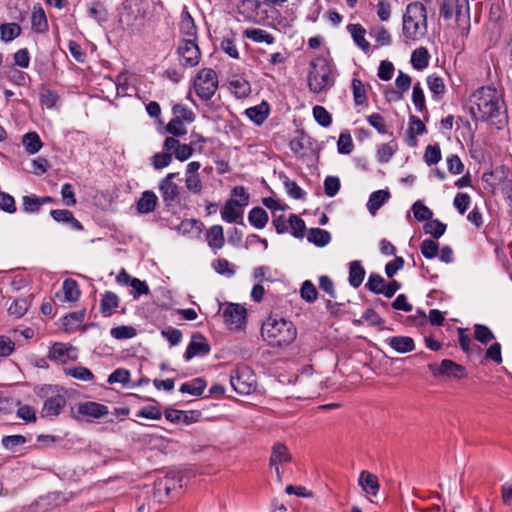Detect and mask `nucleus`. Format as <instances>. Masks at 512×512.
Returning <instances> with one entry per match:
<instances>
[{"label":"nucleus","instance_id":"423d86ee","mask_svg":"<svg viewBox=\"0 0 512 512\" xmlns=\"http://www.w3.org/2000/svg\"><path fill=\"white\" fill-rule=\"evenodd\" d=\"M454 2L456 3V23L460 29L468 33L470 28V11L468 0H442L440 15L448 20L452 17Z\"/></svg>","mask_w":512,"mask_h":512},{"label":"nucleus","instance_id":"9b49d317","mask_svg":"<svg viewBox=\"0 0 512 512\" xmlns=\"http://www.w3.org/2000/svg\"><path fill=\"white\" fill-rule=\"evenodd\" d=\"M48 358L51 361L66 364L70 361L77 360L78 352L77 349L70 344L56 342L51 346L48 352Z\"/></svg>","mask_w":512,"mask_h":512},{"label":"nucleus","instance_id":"dca6fc26","mask_svg":"<svg viewBox=\"0 0 512 512\" xmlns=\"http://www.w3.org/2000/svg\"><path fill=\"white\" fill-rule=\"evenodd\" d=\"M65 405L66 399L63 395H54L44 402L42 415L45 417H55L60 414Z\"/></svg>","mask_w":512,"mask_h":512},{"label":"nucleus","instance_id":"49530a36","mask_svg":"<svg viewBox=\"0 0 512 512\" xmlns=\"http://www.w3.org/2000/svg\"><path fill=\"white\" fill-rule=\"evenodd\" d=\"M137 331L132 326L121 325L111 330V335L118 340L131 339L135 337Z\"/></svg>","mask_w":512,"mask_h":512},{"label":"nucleus","instance_id":"c85d7f7f","mask_svg":"<svg viewBox=\"0 0 512 512\" xmlns=\"http://www.w3.org/2000/svg\"><path fill=\"white\" fill-rule=\"evenodd\" d=\"M268 112V105L266 103H262L260 105L248 108L245 113L251 121L257 125H260L267 118Z\"/></svg>","mask_w":512,"mask_h":512},{"label":"nucleus","instance_id":"2f4dec72","mask_svg":"<svg viewBox=\"0 0 512 512\" xmlns=\"http://www.w3.org/2000/svg\"><path fill=\"white\" fill-rule=\"evenodd\" d=\"M180 31L183 35L196 39V26L190 13L185 9L181 15Z\"/></svg>","mask_w":512,"mask_h":512},{"label":"nucleus","instance_id":"39448f33","mask_svg":"<svg viewBox=\"0 0 512 512\" xmlns=\"http://www.w3.org/2000/svg\"><path fill=\"white\" fill-rule=\"evenodd\" d=\"M331 85V67L328 62L323 58L314 60L308 76L309 89L314 93H320Z\"/></svg>","mask_w":512,"mask_h":512},{"label":"nucleus","instance_id":"0e129e2a","mask_svg":"<svg viewBox=\"0 0 512 512\" xmlns=\"http://www.w3.org/2000/svg\"><path fill=\"white\" fill-rule=\"evenodd\" d=\"M412 102H413L415 108L420 112H422L423 109L425 108V96H424V92H423L422 88L420 87L419 83H417L413 87Z\"/></svg>","mask_w":512,"mask_h":512},{"label":"nucleus","instance_id":"bf43d9fd","mask_svg":"<svg viewBox=\"0 0 512 512\" xmlns=\"http://www.w3.org/2000/svg\"><path fill=\"white\" fill-rule=\"evenodd\" d=\"M385 284V280L380 275L371 274L369 276L366 286L368 287L369 290L377 294H382V292L384 291Z\"/></svg>","mask_w":512,"mask_h":512},{"label":"nucleus","instance_id":"f3484780","mask_svg":"<svg viewBox=\"0 0 512 512\" xmlns=\"http://www.w3.org/2000/svg\"><path fill=\"white\" fill-rule=\"evenodd\" d=\"M358 484L366 494L372 496H376L378 494L380 487L378 478L369 471L363 470L360 472Z\"/></svg>","mask_w":512,"mask_h":512},{"label":"nucleus","instance_id":"4d7b16f0","mask_svg":"<svg viewBox=\"0 0 512 512\" xmlns=\"http://www.w3.org/2000/svg\"><path fill=\"white\" fill-rule=\"evenodd\" d=\"M313 116L317 123L323 127H328L331 124V115L322 106H315L313 108Z\"/></svg>","mask_w":512,"mask_h":512},{"label":"nucleus","instance_id":"338daca9","mask_svg":"<svg viewBox=\"0 0 512 512\" xmlns=\"http://www.w3.org/2000/svg\"><path fill=\"white\" fill-rule=\"evenodd\" d=\"M340 188V180L334 176H328L324 181L325 194L329 197L335 196Z\"/></svg>","mask_w":512,"mask_h":512},{"label":"nucleus","instance_id":"4c0bfd02","mask_svg":"<svg viewBox=\"0 0 512 512\" xmlns=\"http://www.w3.org/2000/svg\"><path fill=\"white\" fill-rule=\"evenodd\" d=\"M22 143L29 154L37 153L41 147L42 142L36 132H29L23 136Z\"/></svg>","mask_w":512,"mask_h":512},{"label":"nucleus","instance_id":"a211bd4d","mask_svg":"<svg viewBox=\"0 0 512 512\" xmlns=\"http://www.w3.org/2000/svg\"><path fill=\"white\" fill-rule=\"evenodd\" d=\"M80 290L78 284L73 279H66L62 285V292L56 293V298L59 301L75 302L79 299Z\"/></svg>","mask_w":512,"mask_h":512},{"label":"nucleus","instance_id":"e2e57ef3","mask_svg":"<svg viewBox=\"0 0 512 512\" xmlns=\"http://www.w3.org/2000/svg\"><path fill=\"white\" fill-rule=\"evenodd\" d=\"M289 226L292 230V234L295 237H301L303 236L304 230H305V223L304 221L298 217L295 214L290 215L289 217Z\"/></svg>","mask_w":512,"mask_h":512},{"label":"nucleus","instance_id":"ddd939ff","mask_svg":"<svg viewBox=\"0 0 512 512\" xmlns=\"http://www.w3.org/2000/svg\"><path fill=\"white\" fill-rule=\"evenodd\" d=\"M210 351V345L205 337L200 334H194L191 338L190 344L185 352V359L190 360L196 356H203Z\"/></svg>","mask_w":512,"mask_h":512},{"label":"nucleus","instance_id":"6e6d98bb","mask_svg":"<svg viewBox=\"0 0 512 512\" xmlns=\"http://www.w3.org/2000/svg\"><path fill=\"white\" fill-rule=\"evenodd\" d=\"M424 160L428 165H433L441 160V150L439 145H429L424 154Z\"/></svg>","mask_w":512,"mask_h":512},{"label":"nucleus","instance_id":"f8f14e48","mask_svg":"<svg viewBox=\"0 0 512 512\" xmlns=\"http://www.w3.org/2000/svg\"><path fill=\"white\" fill-rule=\"evenodd\" d=\"M241 204L230 199L226 201L221 210V218L228 223H243V214L245 208V198H242Z\"/></svg>","mask_w":512,"mask_h":512},{"label":"nucleus","instance_id":"774afa93","mask_svg":"<svg viewBox=\"0 0 512 512\" xmlns=\"http://www.w3.org/2000/svg\"><path fill=\"white\" fill-rule=\"evenodd\" d=\"M172 161L170 153H156L152 157V165L155 169H163L167 167Z\"/></svg>","mask_w":512,"mask_h":512},{"label":"nucleus","instance_id":"09e8293b","mask_svg":"<svg viewBox=\"0 0 512 512\" xmlns=\"http://www.w3.org/2000/svg\"><path fill=\"white\" fill-rule=\"evenodd\" d=\"M88 15L99 24L106 22L108 18L107 10L100 3H94L91 7H89Z\"/></svg>","mask_w":512,"mask_h":512},{"label":"nucleus","instance_id":"052dcab7","mask_svg":"<svg viewBox=\"0 0 512 512\" xmlns=\"http://www.w3.org/2000/svg\"><path fill=\"white\" fill-rule=\"evenodd\" d=\"M26 439L22 435H9L2 439V445L10 451H15V448L23 445Z\"/></svg>","mask_w":512,"mask_h":512},{"label":"nucleus","instance_id":"c9c22d12","mask_svg":"<svg viewBox=\"0 0 512 512\" xmlns=\"http://www.w3.org/2000/svg\"><path fill=\"white\" fill-rule=\"evenodd\" d=\"M231 92L237 98H244L251 92L250 84L243 78H236L229 83Z\"/></svg>","mask_w":512,"mask_h":512},{"label":"nucleus","instance_id":"8fccbe9b","mask_svg":"<svg viewBox=\"0 0 512 512\" xmlns=\"http://www.w3.org/2000/svg\"><path fill=\"white\" fill-rule=\"evenodd\" d=\"M412 211H413L414 217L418 221L430 220L433 216L432 211L420 201H416L413 204Z\"/></svg>","mask_w":512,"mask_h":512},{"label":"nucleus","instance_id":"f257e3e1","mask_svg":"<svg viewBox=\"0 0 512 512\" xmlns=\"http://www.w3.org/2000/svg\"><path fill=\"white\" fill-rule=\"evenodd\" d=\"M501 93L492 87H481L470 97V111L476 120L487 121L501 114L503 109Z\"/></svg>","mask_w":512,"mask_h":512},{"label":"nucleus","instance_id":"5701e85b","mask_svg":"<svg viewBox=\"0 0 512 512\" xmlns=\"http://www.w3.org/2000/svg\"><path fill=\"white\" fill-rule=\"evenodd\" d=\"M291 454L288 448L282 443H276L272 447L270 465H280L291 461Z\"/></svg>","mask_w":512,"mask_h":512},{"label":"nucleus","instance_id":"7ed1b4c3","mask_svg":"<svg viewBox=\"0 0 512 512\" xmlns=\"http://www.w3.org/2000/svg\"><path fill=\"white\" fill-rule=\"evenodd\" d=\"M261 334L269 345L284 347L296 339L297 329L293 322H262Z\"/></svg>","mask_w":512,"mask_h":512},{"label":"nucleus","instance_id":"13d9d810","mask_svg":"<svg viewBox=\"0 0 512 512\" xmlns=\"http://www.w3.org/2000/svg\"><path fill=\"white\" fill-rule=\"evenodd\" d=\"M185 186L187 190L193 194H199L203 189V183L199 175L186 176Z\"/></svg>","mask_w":512,"mask_h":512},{"label":"nucleus","instance_id":"5fc2aeb1","mask_svg":"<svg viewBox=\"0 0 512 512\" xmlns=\"http://www.w3.org/2000/svg\"><path fill=\"white\" fill-rule=\"evenodd\" d=\"M421 253L425 258L433 259L438 254V243L431 240V239H425L421 243Z\"/></svg>","mask_w":512,"mask_h":512},{"label":"nucleus","instance_id":"58836bf2","mask_svg":"<svg viewBox=\"0 0 512 512\" xmlns=\"http://www.w3.org/2000/svg\"><path fill=\"white\" fill-rule=\"evenodd\" d=\"M118 296L113 292H106L101 300V311L104 317H109L112 311L118 307Z\"/></svg>","mask_w":512,"mask_h":512},{"label":"nucleus","instance_id":"bb28decb","mask_svg":"<svg viewBox=\"0 0 512 512\" xmlns=\"http://www.w3.org/2000/svg\"><path fill=\"white\" fill-rule=\"evenodd\" d=\"M222 317L225 320H245L246 308L240 304H227L222 310Z\"/></svg>","mask_w":512,"mask_h":512},{"label":"nucleus","instance_id":"f03ea898","mask_svg":"<svg viewBox=\"0 0 512 512\" xmlns=\"http://www.w3.org/2000/svg\"><path fill=\"white\" fill-rule=\"evenodd\" d=\"M427 11L420 2L410 3L403 15V36L408 41H419L427 33Z\"/></svg>","mask_w":512,"mask_h":512},{"label":"nucleus","instance_id":"69168bd1","mask_svg":"<svg viewBox=\"0 0 512 512\" xmlns=\"http://www.w3.org/2000/svg\"><path fill=\"white\" fill-rule=\"evenodd\" d=\"M166 130L175 137L182 136L187 133V129L183 122L176 118H173L169 121L166 126Z\"/></svg>","mask_w":512,"mask_h":512},{"label":"nucleus","instance_id":"c03bdc74","mask_svg":"<svg viewBox=\"0 0 512 512\" xmlns=\"http://www.w3.org/2000/svg\"><path fill=\"white\" fill-rule=\"evenodd\" d=\"M29 303L25 298L16 299L8 308V312L15 318H21L27 312Z\"/></svg>","mask_w":512,"mask_h":512},{"label":"nucleus","instance_id":"a878e982","mask_svg":"<svg viewBox=\"0 0 512 512\" xmlns=\"http://www.w3.org/2000/svg\"><path fill=\"white\" fill-rule=\"evenodd\" d=\"M32 29L37 33H42L47 30L48 23L45 12L41 6H34L31 15Z\"/></svg>","mask_w":512,"mask_h":512},{"label":"nucleus","instance_id":"a19ab883","mask_svg":"<svg viewBox=\"0 0 512 512\" xmlns=\"http://www.w3.org/2000/svg\"><path fill=\"white\" fill-rule=\"evenodd\" d=\"M206 387L205 381L201 378H196L190 382L184 383L180 387L182 393H189L194 396L202 394Z\"/></svg>","mask_w":512,"mask_h":512},{"label":"nucleus","instance_id":"1a4fd4ad","mask_svg":"<svg viewBox=\"0 0 512 512\" xmlns=\"http://www.w3.org/2000/svg\"><path fill=\"white\" fill-rule=\"evenodd\" d=\"M176 176V173H169L159 183L161 197L168 207L178 204L180 201V188L173 181Z\"/></svg>","mask_w":512,"mask_h":512},{"label":"nucleus","instance_id":"c756f323","mask_svg":"<svg viewBox=\"0 0 512 512\" xmlns=\"http://www.w3.org/2000/svg\"><path fill=\"white\" fill-rule=\"evenodd\" d=\"M307 239L318 247H324L330 242L331 236L330 233L324 229L311 228L308 232Z\"/></svg>","mask_w":512,"mask_h":512},{"label":"nucleus","instance_id":"9d476101","mask_svg":"<svg viewBox=\"0 0 512 512\" xmlns=\"http://www.w3.org/2000/svg\"><path fill=\"white\" fill-rule=\"evenodd\" d=\"M181 64L186 67L196 66L201 57L200 49L195 39H184L178 47Z\"/></svg>","mask_w":512,"mask_h":512},{"label":"nucleus","instance_id":"b1692460","mask_svg":"<svg viewBox=\"0 0 512 512\" xmlns=\"http://www.w3.org/2000/svg\"><path fill=\"white\" fill-rule=\"evenodd\" d=\"M390 198V193L386 190H377L373 192L368 200L367 208L372 215L384 205Z\"/></svg>","mask_w":512,"mask_h":512},{"label":"nucleus","instance_id":"72a5a7b5","mask_svg":"<svg viewBox=\"0 0 512 512\" xmlns=\"http://www.w3.org/2000/svg\"><path fill=\"white\" fill-rule=\"evenodd\" d=\"M64 374L70 376L74 379L89 382L93 381L94 375L93 373L86 367L83 366H75L71 368H64Z\"/></svg>","mask_w":512,"mask_h":512},{"label":"nucleus","instance_id":"4468645a","mask_svg":"<svg viewBox=\"0 0 512 512\" xmlns=\"http://www.w3.org/2000/svg\"><path fill=\"white\" fill-rule=\"evenodd\" d=\"M165 418L172 423H183L185 425H190L199 420L200 413L198 411H181L168 409L165 411Z\"/></svg>","mask_w":512,"mask_h":512},{"label":"nucleus","instance_id":"2eb2a0df","mask_svg":"<svg viewBox=\"0 0 512 512\" xmlns=\"http://www.w3.org/2000/svg\"><path fill=\"white\" fill-rule=\"evenodd\" d=\"M77 411L82 416L95 419L101 418L108 414L107 406L91 401L80 403L77 407Z\"/></svg>","mask_w":512,"mask_h":512},{"label":"nucleus","instance_id":"cd10ccee","mask_svg":"<svg viewBox=\"0 0 512 512\" xmlns=\"http://www.w3.org/2000/svg\"><path fill=\"white\" fill-rule=\"evenodd\" d=\"M157 196L152 191H145L137 202V209L140 213L146 214L154 210L157 204Z\"/></svg>","mask_w":512,"mask_h":512},{"label":"nucleus","instance_id":"79ce46f5","mask_svg":"<svg viewBox=\"0 0 512 512\" xmlns=\"http://www.w3.org/2000/svg\"><path fill=\"white\" fill-rule=\"evenodd\" d=\"M352 91L355 104L357 106L363 105L367 101L366 89L362 81L359 79L352 80Z\"/></svg>","mask_w":512,"mask_h":512},{"label":"nucleus","instance_id":"de8ad7c7","mask_svg":"<svg viewBox=\"0 0 512 512\" xmlns=\"http://www.w3.org/2000/svg\"><path fill=\"white\" fill-rule=\"evenodd\" d=\"M427 84L429 87V90L434 94V96H442L445 93L446 87L444 84V81L441 77L438 76H428L427 77Z\"/></svg>","mask_w":512,"mask_h":512},{"label":"nucleus","instance_id":"7c9ffc66","mask_svg":"<svg viewBox=\"0 0 512 512\" xmlns=\"http://www.w3.org/2000/svg\"><path fill=\"white\" fill-rule=\"evenodd\" d=\"M244 35L248 39L257 43H266L270 45L274 42V37L271 34L259 28L246 29L244 31Z\"/></svg>","mask_w":512,"mask_h":512},{"label":"nucleus","instance_id":"864d4df0","mask_svg":"<svg viewBox=\"0 0 512 512\" xmlns=\"http://www.w3.org/2000/svg\"><path fill=\"white\" fill-rule=\"evenodd\" d=\"M352 137L348 133H341L337 142L338 152L341 154H350L353 150Z\"/></svg>","mask_w":512,"mask_h":512},{"label":"nucleus","instance_id":"37998d69","mask_svg":"<svg viewBox=\"0 0 512 512\" xmlns=\"http://www.w3.org/2000/svg\"><path fill=\"white\" fill-rule=\"evenodd\" d=\"M172 111L174 118L182 122L185 121L187 123H192L195 120V114L193 111L182 104L174 105Z\"/></svg>","mask_w":512,"mask_h":512},{"label":"nucleus","instance_id":"603ef678","mask_svg":"<svg viewBox=\"0 0 512 512\" xmlns=\"http://www.w3.org/2000/svg\"><path fill=\"white\" fill-rule=\"evenodd\" d=\"M130 380V372L124 368H118L108 377L109 384L120 383L126 385Z\"/></svg>","mask_w":512,"mask_h":512},{"label":"nucleus","instance_id":"680f3d73","mask_svg":"<svg viewBox=\"0 0 512 512\" xmlns=\"http://www.w3.org/2000/svg\"><path fill=\"white\" fill-rule=\"evenodd\" d=\"M395 150H396L395 143L391 142V143L383 144L378 149V152H377L379 161L383 162V163L388 162L391 159V157L394 155Z\"/></svg>","mask_w":512,"mask_h":512},{"label":"nucleus","instance_id":"3c124183","mask_svg":"<svg viewBox=\"0 0 512 512\" xmlns=\"http://www.w3.org/2000/svg\"><path fill=\"white\" fill-rule=\"evenodd\" d=\"M474 336L483 344H487L494 339V334L492 331L487 326L482 324H475Z\"/></svg>","mask_w":512,"mask_h":512},{"label":"nucleus","instance_id":"393cba45","mask_svg":"<svg viewBox=\"0 0 512 512\" xmlns=\"http://www.w3.org/2000/svg\"><path fill=\"white\" fill-rule=\"evenodd\" d=\"M369 35L375 40L377 47L389 46L392 43V37L389 31L382 25L371 27Z\"/></svg>","mask_w":512,"mask_h":512},{"label":"nucleus","instance_id":"6e6552de","mask_svg":"<svg viewBox=\"0 0 512 512\" xmlns=\"http://www.w3.org/2000/svg\"><path fill=\"white\" fill-rule=\"evenodd\" d=\"M230 383L233 389L242 395L252 393L257 386L256 376L247 366L237 367L231 373Z\"/></svg>","mask_w":512,"mask_h":512},{"label":"nucleus","instance_id":"412c9836","mask_svg":"<svg viewBox=\"0 0 512 512\" xmlns=\"http://www.w3.org/2000/svg\"><path fill=\"white\" fill-rule=\"evenodd\" d=\"M385 342L398 353H407L415 349L414 340L408 336H392Z\"/></svg>","mask_w":512,"mask_h":512},{"label":"nucleus","instance_id":"473e14b6","mask_svg":"<svg viewBox=\"0 0 512 512\" xmlns=\"http://www.w3.org/2000/svg\"><path fill=\"white\" fill-rule=\"evenodd\" d=\"M365 277V270L361 266L360 262L353 261L350 263V269H349V283L354 288L359 287Z\"/></svg>","mask_w":512,"mask_h":512},{"label":"nucleus","instance_id":"20e7f679","mask_svg":"<svg viewBox=\"0 0 512 512\" xmlns=\"http://www.w3.org/2000/svg\"><path fill=\"white\" fill-rule=\"evenodd\" d=\"M151 0H126L120 20L122 23L139 30L144 26L149 13Z\"/></svg>","mask_w":512,"mask_h":512},{"label":"nucleus","instance_id":"0eeeda50","mask_svg":"<svg viewBox=\"0 0 512 512\" xmlns=\"http://www.w3.org/2000/svg\"><path fill=\"white\" fill-rule=\"evenodd\" d=\"M218 88V79L215 71L211 68H204L194 79L196 94L204 101L210 100Z\"/></svg>","mask_w":512,"mask_h":512},{"label":"nucleus","instance_id":"aec40b11","mask_svg":"<svg viewBox=\"0 0 512 512\" xmlns=\"http://www.w3.org/2000/svg\"><path fill=\"white\" fill-rule=\"evenodd\" d=\"M208 246L216 253L225 243L223 227L221 225L211 226L206 233Z\"/></svg>","mask_w":512,"mask_h":512},{"label":"nucleus","instance_id":"a18cd8bd","mask_svg":"<svg viewBox=\"0 0 512 512\" xmlns=\"http://www.w3.org/2000/svg\"><path fill=\"white\" fill-rule=\"evenodd\" d=\"M446 230V225L438 220H429L424 224V231L435 238L441 237Z\"/></svg>","mask_w":512,"mask_h":512},{"label":"nucleus","instance_id":"e433bc0d","mask_svg":"<svg viewBox=\"0 0 512 512\" xmlns=\"http://www.w3.org/2000/svg\"><path fill=\"white\" fill-rule=\"evenodd\" d=\"M248 220L257 229H262L268 222V214L263 208L255 207L249 212Z\"/></svg>","mask_w":512,"mask_h":512},{"label":"nucleus","instance_id":"4be33fe9","mask_svg":"<svg viewBox=\"0 0 512 512\" xmlns=\"http://www.w3.org/2000/svg\"><path fill=\"white\" fill-rule=\"evenodd\" d=\"M439 373L456 379H461L466 376L465 368L449 359L442 360Z\"/></svg>","mask_w":512,"mask_h":512},{"label":"nucleus","instance_id":"6ab92c4d","mask_svg":"<svg viewBox=\"0 0 512 512\" xmlns=\"http://www.w3.org/2000/svg\"><path fill=\"white\" fill-rule=\"evenodd\" d=\"M347 30L355 44L365 53L371 50L370 43L365 39L366 30L361 24H349Z\"/></svg>","mask_w":512,"mask_h":512},{"label":"nucleus","instance_id":"f704fd0d","mask_svg":"<svg viewBox=\"0 0 512 512\" xmlns=\"http://www.w3.org/2000/svg\"><path fill=\"white\" fill-rule=\"evenodd\" d=\"M411 64L416 70H422L429 64V53L426 48L420 47L413 51Z\"/></svg>","mask_w":512,"mask_h":512},{"label":"nucleus","instance_id":"ea45409f","mask_svg":"<svg viewBox=\"0 0 512 512\" xmlns=\"http://www.w3.org/2000/svg\"><path fill=\"white\" fill-rule=\"evenodd\" d=\"M21 33V27L16 23H7L0 26V38L4 42H10Z\"/></svg>","mask_w":512,"mask_h":512}]
</instances>
